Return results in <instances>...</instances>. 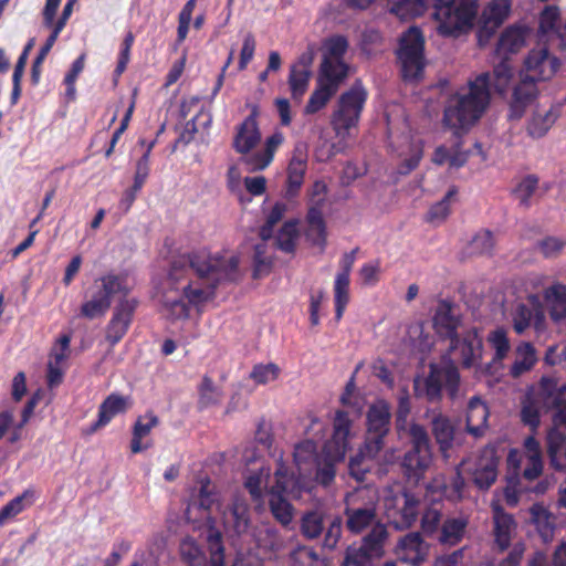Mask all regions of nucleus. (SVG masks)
<instances>
[{"instance_id":"11","label":"nucleus","mask_w":566,"mask_h":566,"mask_svg":"<svg viewBox=\"0 0 566 566\" xmlns=\"http://www.w3.org/2000/svg\"><path fill=\"white\" fill-rule=\"evenodd\" d=\"M419 505V500L403 490L395 492L389 489L384 496L385 515L396 530L412 526L418 517Z\"/></svg>"},{"instance_id":"33","label":"nucleus","mask_w":566,"mask_h":566,"mask_svg":"<svg viewBox=\"0 0 566 566\" xmlns=\"http://www.w3.org/2000/svg\"><path fill=\"white\" fill-rule=\"evenodd\" d=\"M488 343L494 350L492 361L489 364L488 369L491 370V373H495L503 366V360L507 357L511 350V344L506 331L502 327H497L490 332L488 335Z\"/></svg>"},{"instance_id":"30","label":"nucleus","mask_w":566,"mask_h":566,"mask_svg":"<svg viewBox=\"0 0 566 566\" xmlns=\"http://www.w3.org/2000/svg\"><path fill=\"white\" fill-rule=\"evenodd\" d=\"M537 361L538 356L533 344L530 342H522L515 347L514 361L510 367L509 375L512 378H518L531 371Z\"/></svg>"},{"instance_id":"44","label":"nucleus","mask_w":566,"mask_h":566,"mask_svg":"<svg viewBox=\"0 0 566 566\" xmlns=\"http://www.w3.org/2000/svg\"><path fill=\"white\" fill-rule=\"evenodd\" d=\"M270 476L271 470L269 468L261 467L258 471L250 473L245 478L244 486L254 501H261L263 497V491H269Z\"/></svg>"},{"instance_id":"46","label":"nucleus","mask_w":566,"mask_h":566,"mask_svg":"<svg viewBox=\"0 0 566 566\" xmlns=\"http://www.w3.org/2000/svg\"><path fill=\"white\" fill-rule=\"evenodd\" d=\"M324 512L312 510L303 514L301 518V533L307 539L319 537L324 531Z\"/></svg>"},{"instance_id":"54","label":"nucleus","mask_w":566,"mask_h":566,"mask_svg":"<svg viewBox=\"0 0 566 566\" xmlns=\"http://www.w3.org/2000/svg\"><path fill=\"white\" fill-rule=\"evenodd\" d=\"M291 566H326V563L314 549L300 546L291 554Z\"/></svg>"},{"instance_id":"13","label":"nucleus","mask_w":566,"mask_h":566,"mask_svg":"<svg viewBox=\"0 0 566 566\" xmlns=\"http://www.w3.org/2000/svg\"><path fill=\"white\" fill-rule=\"evenodd\" d=\"M390 409L385 401L370 406L367 412V431L365 438V453L377 457L385 447V438L389 433Z\"/></svg>"},{"instance_id":"22","label":"nucleus","mask_w":566,"mask_h":566,"mask_svg":"<svg viewBox=\"0 0 566 566\" xmlns=\"http://www.w3.org/2000/svg\"><path fill=\"white\" fill-rule=\"evenodd\" d=\"M433 328L441 337L451 338L455 336L461 326V317L458 308L448 301H440L436 307Z\"/></svg>"},{"instance_id":"6","label":"nucleus","mask_w":566,"mask_h":566,"mask_svg":"<svg viewBox=\"0 0 566 566\" xmlns=\"http://www.w3.org/2000/svg\"><path fill=\"white\" fill-rule=\"evenodd\" d=\"M218 499L214 485L210 480H205L201 482L198 494L186 510V516L189 521H202L205 523L210 549V566H224L221 533L217 530L211 516L213 506L219 509Z\"/></svg>"},{"instance_id":"15","label":"nucleus","mask_w":566,"mask_h":566,"mask_svg":"<svg viewBox=\"0 0 566 566\" xmlns=\"http://www.w3.org/2000/svg\"><path fill=\"white\" fill-rule=\"evenodd\" d=\"M500 458L492 447L483 448L473 460L462 462L473 484L482 491L489 490L495 483Z\"/></svg>"},{"instance_id":"10","label":"nucleus","mask_w":566,"mask_h":566,"mask_svg":"<svg viewBox=\"0 0 566 566\" xmlns=\"http://www.w3.org/2000/svg\"><path fill=\"white\" fill-rule=\"evenodd\" d=\"M475 0H436L434 19L442 35H454L472 25L476 15Z\"/></svg>"},{"instance_id":"27","label":"nucleus","mask_w":566,"mask_h":566,"mask_svg":"<svg viewBox=\"0 0 566 566\" xmlns=\"http://www.w3.org/2000/svg\"><path fill=\"white\" fill-rule=\"evenodd\" d=\"M469 515L460 514L446 518L438 533V542L446 546H455L464 538L469 525Z\"/></svg>"},{"instance_id":"58","label":"nucleus","mask_w":566,"mask_h":566,"mask_svg":"<svg viewBox=\"0 0 566 566\" xmlns=\"http://www.w3.org/2000/svg\"><path fill=\"white\" fill-rule=\"evenodd\" d=\"M32 497H33V492L27 490L21 495L12 499L8 504H6L0 510V520H2L6 523L8 520L17 516L19 513H21L24 510L25 501H28V503L31 504Z\"/></svg>"},{"instance_id":"18","label":"nucleus","mask_w":566,"mask_h":566,"mask_svg":"<svg viewBox=\"0 0 566 566\" xmlns=\"http://www.w3.org/2000/svg\"><path fill=\"white\" fill-rule=\"evenodd\" d=\"M136 306L137 302L134 298H123L115 306L113 316L107 324L105 335L106 340L112 346L117 344L127 333Z\"/></svg>"},{"instance_id":"45","label":"nucleus","mask_w":566,"mask_h":566,"mask_svg":"<svg viewBox=\"0 0 566 566\" xmlns=\"http://www.w3.org/2000/svg\"><path fill=\"white\" fill-rule=\"evenodd\" d=\"M335 86L328 87L319 82L310 95L304 107L305 115H313L326 107L331 98L336 94Z\"/></svg>"},{"instance_id":"2","label":"nucleus","mask_w":566,"mask_h":566,"mask_svg":"<svg viewBox=\"0 0 566 566\" xmlns=\"http://www.w3.org/2000/svg\"><path fill=\"white\" fill-rule=\"evenodd\" d=\"M554 411V428L545 438V449L549 467L557 471H566V433L557 427L566 428V385L559 386L558 380L543 376L537 386L531 389L521 402V420L535 431L541 423L542 413Z\"/></svg>"},{"instance_id":"50","label":"nucleus","mask_w":566,"mask_h":566,"mask_svg":"<svg viewBox=\"0 0 566 566\" xmlns=\"http://www.w3.org/2000/svg\"><path fill=\"white\" fill-rule=\"evenodd\" d=\"M349 282L345 275H336L334 282L335 317L339 321L349 302Z\"/></svg>"},{"instance_id":"29","label":"nucleus","mask_w":566,"mask_h":566,"mask_svg":"<svg viewBox=\"0 0 566 566\" xmlns=\"http://www.w3.org/2000/svg\"><path fill=\"white\" fill-rule=\"evenodd\" d=\"M531 523L544 543H551L555 535V517L543 503L530 507Z\"/></svg>"},{"instance_id":"5","label":"nucleus","mask_w":566,"mask_h":566,"mask_svg":"<svg viewBox=\"0 0 566 566\" xmlns=\"http://www.w3.org/2000/svg\"><path fill=\"white\" fill-rule=\"evenodd\" d=\"M251 114L235 128L232 142L233 149L243 156L242 161L251 172L265 169L273 160L274 154L282 145L284 136L282 133H274L265 139L264 148L250 154L261 142V132L256 117L259 108L251 105Z\"/></svg>"},{"instance_id":"52","label":"nucleus","mask_w":566,"mask_h":566,"mask_svg":"<svg viewBox=\"0 0 566 566\" xmlns=\"http://www.w3.org/2000/svg\"><path fill=\"white\" fill-rule=\"evenodd\" d=\"M180 555L187 566H207L206 555L192 538L180 543Z\"/></svg>"},{"instance_id":"37","label":"nucleus","mask_w":566,"mask_h":566,"mask_svg":"<svg viewBox=\"0 0 566 566\" xmlns=\"http://www.w3.org/2000/svg\"><path fill=\"white\" fill-rule=\"evenodd\" d=\"M545 300L553 321L559 322L566 318V285L556 283L548 287L545 292Z\"/></svg>"},{"instance_id":"17","label":"nucleus","mask_w":566,"mask_h":566,"mask_svg":"<svg viewBox=\"0 0 566 566\" xmlns=\"http://www.w3.org/2000/svg\"><path fill=\"white\" fill-rule=\"evenodd\" d=\"M394 552L402 563L419 566L428 557L429 545L423 541L420 533L411 532L398 539Z\"/></svg>"},{"instance_id":"55","label":"nucleus","mask_w":566,"mask_h":566,"mask_svg":"<svg viewBox=\"0 0 566 566\" xmlns=\"http://www.w3.org/2000/svg\"><path fill=\"white\" fill-rule=\"evenodd\" d=\"M323 60L344 61L348 49V41L342 35L332 36L325 41Z\"/></svg>"},{"instance_id":"4","label":"nucleus","mask_w":566,"mask_h":566,"mask_svg":"<svg viewBox=\"0 0 566 566\" xmlns=\"http://www.w3.org/2000/svg\"><path fill=\"white\" fill-rule=\"evenodd\" d=\"M449 339L450 345L442 356L441 364L430 365L427 378L415 380L416 395L431 402L441 399L443 388L452 400L462 396L461 378L455 363L469 369L478 367L482 360L483 343L475 328H470Z\"/></svg>"},{"instance_id":"39","label":"nucleus","mask_w":566,"mask_h":566,"mask_svg":"<svg viewBox=\"0 0 566 566\" xmlns=\"http://www.w3.org/2000/svg\"><path fill=\"white\" fill-rule=\"evenodd\" d=\"M306 237L313 244L321 248L326 244V226L322 210L317 207H310L308 209Z\"/></svg>"},{"instance_id":"23","label":"nucleus","mask_w":566,"mask_h":566,"mask_svg":"<svg viewBox=\"0 0 566 566\" xmlns=\"http://www.w3.org/2000/svg\"><path fill=\"white\" fill-rule=\"evenodd\" d=\"M536 80L527 75H522L518 84L514 87L510 106V117L518 119L524 114L526 107L535 99L538 90Z\"/></svg>"},{"instance_id":"9","label":"nucleus","mask_w":566,"mask_h":566,"mask_svg":"<svg viewBox=\"0 0 566 566\" xmlns=\"http://www.w3.org/2000/svg\"><path fill=\"white\" fill-rule=\"evenodd\" d=\"M129 287L125 277L106 274L94 281L86 293V301L81 306V315L88 319L102 317L109 310L115 295L126 296Z\"/></svg>"},{"instance_id":"60","label":"nucleus","mask_w":566,"mask_h":566,"mask_svg":"<svg viewBox=\"0 0 566 566\" xmlns=\"http://www.w3.org/2000/svg\"><path fill=\"white\" fill-rule=\"evenodd\" d=\"M163 312L170 319L188 317L189 307L180 297L166 296L163 302Z\"/></svg>"},{"instance_id":"34","label":"nucleus","mask_w":566,"mask_h":566,"mask_svg":"<svg viewBox=\"0 0 566 566\" xmlns=\"http://www.w3.org/2000/svg\"><path fill=\"white\" fill-rule=\"evenodd\" d=\"M511 2L510 0H492L483 10L482 32L492 33L494 30L503 23L510 13Z\"/></svg>"},{"instance_id":"1","label":"nucleus","mask_w":566,"mask_h":566,"mask_svg":"<svg viewBox=\"0 0 566 566\" xmlns=\"http://www.w3.org/2000/svg\"><path fill=\"white\" fill-rule=\"evenodd\" d=\"M525 43L522 28L511 27L501 34L496 54L501 61L494 65L492 73L484 72L452 95L446 105L443 123L455 132L468 130L483 115L490 104L491 93L505 94L512 78L513 67L506 57L517 52Z\"/></svg>"},{"instance_id":"56","label":"nucleus","mask_w":566,"mask_h":566,"mask_svg":"<svg viewBox=\"0 0 566 566\" xmlns=\"http://www.w3.org/2000/svg\"><path fill=\"white\" fill-rule=\"evenodd\" d=\"M297 238V228L294 222H285L280 229L275 242L276 247L287 253L295 249V241Z\"/></svg>"},{"instance_id":"24","label":"nucleus","mask_w":566,"mask_h":566,"mask_svg":"<svg viewBox=\"0 0 566 566\" xmlns=\"http://www.w3.org/2000/svg\"><path fill=\"white\" fill-rule=\"evenodd\" d=\"M307 170V147L305 144L295 145L287 167V195L294 196L303 185Z\"/></svg>"},{"instance_id":"35","label":"nucleus","mask_w":566,"mask_h":566,"mask_svg":"<svg viewBox=\"0 0 566 566\" xmlns=\"http://www.w3.org/2000/svg\"><path fill=\"white\" fill-rule=\"evenodd\" d=\"M388 538V531L385 523L376 524L363 537L360 547L367 552L374 559L380 558L385 554V544Z\"/></svg>"},{"instance_id":"59","label":"nucleus","mask_w":566,"mask_h":566,"mask_svg":"<svg viewBox=\"0 0 566 566\" xmlns=\"http://www.w3.org/2000/svg\"><path fill=\"white\" fill-rule=\"evenodd\" d=\"M286 212V205L284 202H276L266 217V221L260 230L262 240H269L273 234L274 227L282 220Z\"/></svg>"},{"instance_id":"47","label":"nucleus","mask_w":566,"mask_h":566,"mask_svg":"<svg viewBox=\"0 0 566 566\" xmlns=\"http://www.w3.org/2000/svg\"><path fill=\"white\" fill-rule=\"evenodd\" d=\"M311 76L312 71H300L297 69L290 67L287 84L291 97L294 102H302L303 96L308 90Z\"/></svg>"},{"instance_id":"53","label":"nucleus","mask_w":566,"mask_h":566,"mask_svg":"<svg viewBox=\"0 0 566 566\" xmlns=\"http://www.w3.org/2000/svg\"><path fill=\"white\" fill-rule=\"evenodd\" d=\"M538 186V178L530 175L523 178L513 190L515 199L524 208L531 206V198L535 195Z\"/></svg>"},{"instance_id":"3","label":"nucleus","mask_w":566,"mask_h":566,"mask_svg":"<svg viewBox=\"0 0 566 566\" xmlns=\"http://www.w3.org/2000/svg\"><path fill=\"white\" fill-rule=\"evenodd\" d=\"M240 276L237 255H211L207 251H199L177 258L171 264L168 280L177 283L188 279L182 286L184 294L189 303L200 305L214 296L219 284L234 282Z\"/></svg>"},{"instance_id":"43","label":"nucleus","mask_w":566,"mask_h":566,"mask_svg":"<svg viewBox=\"0 0 566 566\" xmlns=\"http://www.w3.org/2000/svg\"><path fill=\"white\" fill-rule=\"evenodd\" d=\"M269 504L270 510L282 525H289L294 515V509L292 504L284 497V494L269 490Z\"/></svg>"},{"instance_id":"48","label":"nucleus","mask_w":566,"mask_h":566,"mask_svg":"<svg viewBox=\"0 0 566 566\" xmlns=\"http://www.w3.org/2000/svg\"><path fill=\"white\" fill-rule=\"evenodd\" d=\"M199 399L198 405L200 409L211 407L222 400V391L218 388L212 379L205 376L198 387Z\"/></svg>"},{"instance_id":"61","label":"nucleus","mask_w":566,"mask_h":566,"mask_svg":"<svg viewBox=\"0 0 566 566\" xmlns=\"http://www.w3.org/2000/svg\"><path fill=\"white\" fill-rule=\"evenodd\" d=\"M442 512L436 505L429 506L422 515L421 528L427 535H432L440 531L442 524Z\"/></svg>"},{"instance_id":"32","label":"nucleus","mask_w":566,"mask_h":566,"mask_svg":"<svg viewBox=\"0 0 566 566\" xmlns=\"http://www.w3.org/2000/svg\"><path fill=\"white\" fill-rule=\"evenodd\" d=\"M159 424V418L154 412H147L137 418L133 427V438L130 441V450L133 453H139L151 447L150 441L143 442L154 428Z\"/></svg>"},{"instance_id":"8","label":"nucleus","mask_w":566,"mask_h":566,"mask_svg":"<svg viewBox=\"0 0 566 566\" xmlns=\"http://www.w3.org/2000/svg\"><path fill=\"white\" fill-rule=\"evenodd\" d=\"M366 99L367 91L359 81L339 96L331 124L340 142L355 135Z\"/></svg>"},{"instance_id":"57","label":"nucleus","mask_w":566,"mask_h":566,"mask_svg":"<svg viewBox=\"0 0 566 566\" xmlns=\"http://www.w3.org/2000/svg\"><path fill=\"white\" fill-rule=\"evenodd\" d=\"M280 371V367L273 363L259 364L252 368L250 378L258 385H266L276 380Z\"/></svg>"},{"instance_id":"42","label":"nucleus","mask_w":566,"mask_h":566,"mask_svg":"<svg viewBox=\"0 0 566 566\" xmlns=\"http://www.w3.org/2000/svg\"><path fill=\"white\" fill-rule=\"evenodd\" d=\"M258 545L270 552H280L285 547V539L280 532L269 524L261 525L255 532Z\"/></svg>"},{"instance_id":"16","label":"nucleus","mask_w":566,"mask_h":566,"mask_svg":"<svg viewBox=\"0 0 566 566\" xmlns=\"http://www.w3.org/2000/svg\"><path fill=\"white\" fill-rule=\"evenodd\" d=\"M558 67V59L552 55L545 46L531 50L524 60V74L536 81L552 78Z\"/></svg>"},{"instance_id":"28","label":"nucleus","mask_w":566,"mask_h":566,"mask_svg":"<svg viewBox=\"0 0 566 566\" xmlns=\"http://www.w3.org/2000/svg\"><path fill=\"white\" fill-rule=\"evenodd\" d=\"M431 461V449L411 448L403 457L402 468L408 479L418 481L428 470Z\"/></svg>"},{"instance_id":"49","label":"nucleus","mask_w":566,"mask_h":566,"mask_svg":"<svg viewBox=\"0 0 566 566\" xmlns=\"http://www.w3.org/2000/svg\"><path fill=\"white\" fill-rule=\"evenodd\" d=\"M428 6L429 0H397L391 12L401 19H411L423 14Z\"/></svg>"},{"instance_id":"25","label":"nucleus","mask_w":566,"mask_h":566,"mask_svg":"<svg viewBox=\"0 0 566 566\" xmlns=\"http://www.w3.org/2000/svg\"><path fill=\"white\" fill-rule=\"evenodd\" d=\"M539 33L548 41L558 40L559 46H566V24L557 7H546L539 15Z\"/></svg>"},{"instance_id":"26","label":"nucleus","mask_w":566,"mask_h":566,"mask_svg":"<svg viewBox=\"0 0 566 566\" xmlns=\"http://www.w3.org/2000/svg\"><path fill=\"white\" fill-rule=\"evenodd\" d=\"M489 408L480 397L469 400L465 416V430L474 438H481L488 430Z\"/></svg>"},{"instance_id":"62","label":"nucleus","mask_w":566,"mask_h":566,"mask_svg":"<svg viewBox=\"0 0 566 566\" xmlns=\"http://www.w3.org/2000/svg\"><path fill=\"white\" fill-rule=\"evenodd\" d=\"M423 150L422 145L420 143H410L409 144V153L407 157L402 160V163L398 167V172L400 175H408L413 169H416L422 158Z\"/></svg>"},{"instance_id":"31","label":"nucleus","mask_w":566,"mask_h":566,"mask_svg":"<svg viewBox=\"0 0 566 566\" xmlns=\"http://www.w3.org/2000/svg\"><path fill=\"white\" fill-rule=\"evenodd\" d=\"M431 432L439 444L440 451L446 454L452 447L454 439V427L449 417L440 411L432 410L431 418Z\"/></svg>"},{"instance_id":"21","label":"nucleus","mask_w":566,"mask_h":566,"mask_svg":"<svg viewBox=\"0 0 566 566\" xmlns=\"http://www.w3.org/2000/svg\"><path fill=\"white\" fill-rule=\"evenodd\" d=\"M334 432L332 440L325 446V449L335 460H343L348 449V439L350 437L352 420L347 412L338 410L335 413Z\"/></svg>"},{"instance_id":"40","label":"nucleus","mask_w":566,"mask_h":566,"mask_svg":"<svg viewBox=\"0 0 566 566\" xmlns=\"http://www.w3.org/2000/svg\"><path fill=\"white\" fill-rule=\"evenodd\" d=\"M558 117V113L554 107L545 112H536L527 124V133L533 138H541L549 130Z\"/></svg>"},{"instance_id":"41","label":"nucleus","mask_w":566,"mask_h":566,"mask_svg":"<svg viewBox=\"0 0 566 566\" xmlns=\"http://www.w3.org/2000/svg\"><path fill=\"white\" fill-rule=\"evenodd\" d=\"M294 463L300 474H307L310 465L317 463L316 444L312 440H305L295 446Z\"/></svg>"},{"instance_id":"12","label":"nucleus","mask_w":566,"mask_h":566,"mask_svg":"<svg viewBox=\"0 0 566 566\" xmlns=\"http://www.w3.org/2000/svg\"><path fill=\"white\" fill-rule=\"evenodd\" d=\"M424 40L419 29L412 27L400 39L398 59L401 63V73L405 80H417L424 67Z\"/></svg>"},{"instance_id":"63","label":"nucleus","mask_w":566,"mask_h":566,"mask_svg":"<svg viewBox=\"0 0 566 566\" xmlns=\"http://www.w3.org/2000/svg\"><path fill=\"white\" fill-rule=\"evenodd\" d=\"M343 531L342 517L335 516L327 523V528L324 533L323 546L327 549L336 548Z\"/></svg>"},{"instance_id":"38","label":"nucleus","mask_w":566,"mask_h":566,"mask_svg":"<svg viewBox=\"0 0 566 566\" xmlns=\"http://www.w3.org/2000/svg\"><path fill=\"white\" fill-rule=\"evenodd\" d=\"M128 408V398L120 395H109L101 405L98 420L94 429L107 424L116 415L123 413Z\"/></svg>"},{"instance_id":"20","label":"nucleus","mask_w":566,"mask_h":566,"mask_svg":"<svg viewBox=\"0 0 566 566\" xmlns=\"http://www.w3.org/2000/svg\"><path fill=\"white\" fill-rule=\"evenodd\" d=\"M223 526L234 534L245 533L250 526L249 505L242 495H235L231 504L221 512Z\"/></svg>"},{"instance_id":"51","label":"nucleus","mask_w":566,"mask_h":566,"mask_svg":"<svg viewBox=\"0 0 566 566\" xmlns=\"http://www.w3.org/2000/svg\"><path fill=\"white\" fill-rule=\"evenodd\" d=\"M457 193L458 190L455 187L450 188L443 199L430 208L427 214V220L436 224L443 222L450 213V207L454 201Z\"/></svg>"},{"instance_id":"64","label":"nucleus","mask_w":566,"mask_h":566,"mask_svg":"<svg viewBox=\"0 0 566 566\" xmlns=\"http://www.w3.org/2000/svg\"><path fill=\"white\" fill-rule=\"evenodd\" d=\"M373 557L359 547H348L345 553L343 566H368L373 562Z\"/></svg>"},{"instance_id":"7","label":"nucleus","mask_w":566,"mask_h":566,"mask_svg":"<svg viewBox=\"0 0 566 566\" xmlns=\"http://www.w3.org/2000/svg\"><path fill=\"white\" fill-rule=\"evenodd\" d=\"M379 495L376 489L363 486L345 497L346 527L353 534H361L369 527L382 523L378 516Z\"/></svg>"},{"instance_id":"14","label":"nucleus","mask_w":566,"mask_h":566,"mask_svg":"<svg viewBox=\"0 0 566 566\" xmlns=\"http://www.w3.org/2000/svg\"><path fill=\"white\" fill-rule=\"evenodd\" d=\"M491 549L496 553L506 552L513 544L517 532V522L513 514L506 512L499 501L491 502Z\"/></svg>"},{"instance_id":"19","label":"nucleus","mask_w":566,"mask_h":566,"mask_svg":"<svg viewBox=\"0 0 566 566\" xmlns=\"http://www.w3.org/2000/svg\"><path fill=\"white\" fill-rule=\"evenodd\" d=\"M306 474H296L291 470L282 458L277 460L274 472L275 484L270 486V491L279 492L292 497H300L305 488L303 478Z\"/></svg>"},{"instance_id":"36","label":"nucleus","mask_w":566,"mask_h":566,"mask_svg":"<svg viewBox=\"0 0 566 566\" xmlns=\"http://www.w3.org/2000/svg\"><path fill=\"white\" fill-rule=\"evenodd\" d=\"M347 75L348 65L344 61L323 60L317 82L328 87L335 86V91H337Z\"/></svg>"}]
</instances>
